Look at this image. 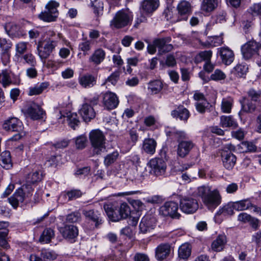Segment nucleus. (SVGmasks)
I'll list each match as a JSON object with an SVG mask.
<instances>
[{
    "instance_id": "1",
    "label": "nucleus",
    "mask_w": 261,
    "mask_h": 261,
    "mask_svg": "<svg viewBox=\"0 0 261 261\" xmlns=\"http://www.w3.org/2000/svg\"><path fill=\"white\" fill-rule=\"evenodd\" d=\"M196 195L201 199L203 204L210 210H214L221 203L222 197L219 191L212 190L211 187L203 185L197 189Z\"/></svg>"
},
{
    "instance_id": "2",
    "label": "nucleus",
    "mask_w": 261,
    "mask_h": 261,
    "mask_svg": "<svg viewBox=\"0 0 261 261\" xmlns=\"http://www.w3.org/2000/svg\"><path fill=\"white\" fill-rule=\"evenodd\" d=\"M33 189L29 185H23L17 189L13 194L8 198V201L12 206L16 209L25 201H28L32 196Z\"/></svg>"
},
{
    "instance_id": "3",
    "label": "nucleus",
    "mask_w": 261,
    "mask_h": 261,
    "mask_svg": "<svg viewBox=\"0 0 261 261\" xmlns=\"http://www.w3.org/2000/svg\"><path fill=\"white\" fill-rule=\"evenodd\" d=\"M89 139L93 151L97 154H100L106 149V137L99 129H93L89 133Z\"/></svg>"
},
{
    "instance_id": "4",
    "label": "nucleus",
    "mask_w": 261,
    "mask_h": 261,
    "mask_svg": "<svg viewBox=\"0 0 261 261\" xmlns=\"http://www.w3.org/2000/svg\"><path fill=\"white\" fill-rule=\"evenodd\" d=\"M133 16L130 12L121 10L118 11L110 21V25L115 29H121L131 24Z\"/></svg>"
},
{
    "instance_id": "5",
    "label": "nucleus",
    "mask_w": 261,
    "mask_h": 261,
    "mask_svg": "<svg viewBox=\"0 0 261 261\" xmlns=\"http://www.w3.org/2000/svg\"><path fill=\"white\" fill-rule=\"evenodd\" d=\"M59 4L55 1H50L45 6L44 11L38 16L39 18L44 21L51 22L56 20L58 15L57 7Z\"/></svg>"
},
{
    "instance_id": "6",
    "label": "nucleus",
    "mask_w": 261,
    "mask_h": 261,
    "mask_svg": "<svg viewBox=\"0 0 261 261\" xmlns=\"http://www.w3.org/2000/svg\"><path fill=\"white\" fill-rule=\"evenodd\" d=\"M180 208L186 214H193L198 209L199 204L197 199L190 196H185L180 199Z\"/></svg>"
},
{
    "instance_id": "7",
    "label": "nucleus",
    "mask_w": 261,
    "mask_h": 261,
    "mask_svg": "<svg viewBox=\"0 0 261 261\" xmlns=\"http://www.w3.org/2000/svg\"><path fill=\"white\" fill-rule=\"evenodd\" d=\"M56 44L53 40L46 39L43 41H39L37 45L38 56L41 59H47L52 53Z\"/></svg>"
},
{
    "instance_id": "8",
    "label": "nucleus",
    "mask_w": 261,
    "mask_h": 261,
    "mask_svg": "<svg viewBox=\"0 0 261 261\" xmlns=\"http://www.w3.org/2000/svg\"><path fill=\"white\" fill-rule=\"evenodd\" d=\"M176 9L179 16L177 19H173L171 20L172 22L187 20L188 16L192 12V6L189 2L182 0L178 4Z\"/></svg>"
},
{
    "instance_id": "9",
    "label": "nucleus",
    "mask_w": 261,
    "mask_h": 261,
    "mask_svg": "<svg viewBox=\"0 0 261 261\" xmlns=\"http://www.w3.org/2000/svg\"><path fill=\"white\" fill-rule=\"evenodd\" d=\"M178 205L173 201H168L160 208V214L165 217L179 219L180 214L178 213Z\"/></svg>"
},
{
    "instance_id": "10",
    "label": "nucleus",
    "mask_w": 261,
    "mask_h": 261,
    "mask_svg": "<svg viewBox=\"0 0 261 261\" xmlns=\"http://www.w3.org/2000/svg\"><path fill=\"white\" fill-rule=\"evenodd\" d=\"M261 44L254 40L247 42L242 46L241 50L245 59L251 58L254 54L261 53Z\"/></svg>"
},
{
    "instance_id": "11",
    "label": "nucleus",
    "mask_w": 261,
    "mask_h": 261,
    "mask_svg": "<svg viewBox=\"0 0 261 261\" xmlns=\"http://www.w3.org/2000/svg\"><path fill=\"white\" fill-rule=\"evenodd\" d=\"M147 165L150 168L151 172L156 176L163 175L167 168L166 162L162 159L158 158L151 159Z\"/></svg>"
},
{
    "instance_id": "12",
    "label": "nucleus",
    "mask_w": 261,
    "mask_h": 261,
    "mask_svg": "<svg viewBox=\"0 0 261 261\" xmlns=\"http://www.w3.org/2000/svg\"><path fill=\"white\" fill-rule=\"evenodd\" d=\"M171 40L170 37L158 38L153 40L154 45H156L158 49V54L162 55L167 53L171 51L173 46L172 44H169Z\"/></svg>"
},
{
    "instance_id": "13",
    "label": "nucleus",
    "mask_w": 261,
    "mask_h": 261,
    "mask_svg": "<svg viewBox=\"0 0 261 261\" xmlns=\"http://www.w3.org/2000/svg\"><path fill=\"white\" fill-rule=\"evenodd\" d=\"M102 105L107 110L115 109L119 104V99L116 94L113 92L108 91L102 94Z\"/></svg>"
},
{
    "instance_id": "14",
    "label": "nucleus",
    "mask_w": 261,
    "mask_h": 261,
    "mask_svg": "<svg viewBox=\"0 0 261 261\" xmlns=\"http://www.w3.org/2000/svg\"><path fill=\"white\" fill-rule=\"evenodd\" d=\"M3 128L7 131L20 132L23 130V126L19 119L16 117H11L4 121Z\"/></svg>"
},
{
    "instance_id": "15",
    "label": "nucleus",
    "mask_w": 261,
    "mask_h": 261,
    "mask_svg": "<svg viewBox=\"0 0 261 261\" xmlns=\"http://www.w3.org/2000/svg\"><path fill=\"white\" fill-rule=\"evenodd\" d=\"M26 113L33 120L42 119L45 114L43 109L34 102H32L28 106L26 109Z\"/></svg>"
},
{
    "instance_id": "16",
    "label": "nucleus",
    "mask_w": 261,
    "mask_h": 261,
    "mask_svg": "<svg viewBox=\"0 0 261 261\" xmlns=\"http://www.w3.org/2000/svg\"><path fill=\"white\" fill-rule=\"evenodd\" d=\"M194 146L192 141H180L177 145V155L182 158H185L189 153Z\"/></svg>"
},
{
    "instance_id": "17",
    "label": "nucleus",
    "mask_w": 261,
    "mask_h": 261,
    "mask_svg": "<svg viewBox=\"0 0 261 261\" xmlns=\"http://www.w3.org/2000/svg\"><path fill=\"white\" fill-rule=\"evenodd\" d=\"M83 214L87 221L94 223L95 228H97L102 223L100 215L98 211H94L93 210H84Z\"/></svg>"
},
{
    "instance_id": "18",
    "label": "nucleus",
    "mask_w": 261,
    "mask_h": 261,
    "mask_svg": "<svg viewBox=\"0 0 261 261\" xmlns=\"http://www.w3.org/2000/svg\"><path fill=\"white\" fill-rule=\"evenodd\" d=\"M12 43L10 40L5 38H0V48L2 49V60L4 65H7L9 62V55L8 51L12 47Z\"/></svg>"
},
{
    "instance_id": "19",
    "label": "nucleus",
    "mask_w": 261,
    "mask_h": 261,
    "mask_svg": "<svg viewBox=\"0 0 261 261\" xmlns=\"http://www.w3.org/2000/svg\"><path fill=\"white\" fill-rule=\"evenodd\" d=\"M159 0H144L141 4L140 11L143 15L152 13L159 7Z\"/></svg>"
},
{
    "instance_id": "20",
    "label": "nucleus",
    "mask_w": 261,
    "mask_h": 261,
    "mask_svg": "<svg viewBox=\"0 0 261 261\" xmlns=\"http://www.w3.org/2000/svg\"><path fill=\"white\" fill-rule=\"evenodd\" d=\"M218 28V25L215 24H208L206 27V31L207 33L210 32H213L214 34L210 36L211 42L215 46L220 45L223 43V33H220V35L217 34L215 31Z\"/></svg>"
},
{
    "instance_id": "21",
    "label": "nucleus",
    "mask_w": 261,
    "mask_h": 261,
    "mask_svg": "<svg viewBox=\"0 0 261 261\" xmlns=\"http://www.w3.org/2000/svg\"><path fill=\"white\" fill-rule=\"evenodd\" d=\"M40 256H38L36 254H33L30 256V261H46L43 260L42 257L44 259L49 260H54L57 257V254L53 251L45 248H42L40 250Z\"/></svg>"
},
{
    "instance_id": "22",
    "label": "nucleus",
    "mask_w": 261,
    "mask_h": 261,
    "mask_svg": "<svg viewBox=\"0 0 261 261\" xmlns=\"http://www.w3.org/2000/svg\"><path fill=\"white\" fill-rule=\"evenodd\" d=\"M170 252V245L168 243H162L156 248L155 256L158 260H163L169 255Z\"/></svg>"
},
{
    "instance_id": "23",
    "label": "nucleus",
    "mask_w": 261,
    "mask_h": 261,
    "mask_svg": "<svg viewBox=\"0 0 261 261\" xmlns=\"http://www.w3.org/2000/svg\"><path fill=\"white\" fill-rule=\"evenodd\" d=\"M222 160L224 167L227 170H231L236 163L237 158L230 151H223L222 153Z\"/></svg>"
},
{
    "instance_id": "24",
    "label": "nucleus",
    "mask_w": 261,
    "mask_h": 261,
    "mask_svg": "<svg viewBox=\"0 0 261 261\" xmlns=\"http://www.w3.org/2000/svg\"><path fill=\"white\" fill-rule=\"evenodd\" d=\"M84 120L89 122L95 117V112L93 107L87 102H84L80 110Z\"/></svg>"
},
{
    "instance_id": "25",
    "label": "nucleus",
    "mask_w": 261,
    "mask_h": 261,
    "mask_svg": "<svg viewBox=\"0 0 261 261\" xmlns=\"http://www.w3.org/2000/svg\"><path fill=\"white\" fill-rule=\"evenodd\" d=\"M155 219L150 215L143 217L140 223V231L143 233H146L153 229L155 225Z\"/></svg>"
},
{
    "instance_id": "26",
    "label": "nucleus",
    "mask_w": 261,
    "mask_h": 261,
    "mask_svg": "<svg viewBox=\"0 0 261 261\" xmlns=\"http://www.w3.org/2000/svg\"><path fill=\"white\" fill-rule=\"evenodd\" d=\"M219 54L222 62L225 65H230L233 61V51L228 47H222L219 49Z\"/></svg>"
},
{
    "instance_id": "27",
    "label": "nucleus",
    "mask_w": 261,
    "mask_h": 261,
    "mask_svg": "<svg viewBox=\"0 0 261 261\" xmlns=\"http://www.w3.org/2000/svg\"><path fill=\"white\" fill-rule=\"evenodd\" d=\"M157 143L152 138L145 139L143 142L142 149L143 151L150 155H153L155 152Z\"/></svg>"
},
{
    "instance_id": "28",
    "label": "nucleus",
    "mask_w": 261,
    "mask_h": 261,
    "mask_svg": "<svg viewBox=\"0 0 261 261\" xmlns=\"http://www.w3.org/2000/svg\"><path fill=\"white\" fill-rule=\"evenodd\" d=\"M218 6V0H202L200 5V10L203 12L210 13L215 10Z\"/></svg>"
},
{
    "instance_id": "29",
    "label": "nucleus",
    "mask_w": 261,
    "mask_h": 261,
    "mask_svg": "<svg viewBox=\"0 0 261 261\" xmlns=\"http://www.w3.org/2000/svg\"><path fill=\"white\" fill-rule=\"evenodd\" d=\"M103 208L108 217L112 221H118L121 220V216L117 211L118 209H115L111 203L105 204Z\"/></svg>"
},
{
    "instance_id": "30",
    "label": "nucleus",
    "mask_w": 261,
    "mask_h": 261,
    "mask_svg": "<svg viewBox=\"0 0 261 261\" xmlns=\"http://www.w3.org/2000/svg\"><path fill=\"white\" fill-rule=\"evenodd\" d=\"M49 86V84L47 82L38 83L29 88L28 94L29 96L39 95L41 94L44 90L47 89Z\"/></svg>"
},
{
    "instance_id": "31",
    "label": "nucleus",
    "mask_w": 261,
    "mask_h": 261,
    "mask_svg": "<svg viewBox=\"0 0 261 261\" xmlns=\"http://www.w3.org/2000/svg\"><path fill=\"white\" fill-rule=\"evenodd\" d=\"M226 242V237L225 235H219L213 242L211 245L212 249L215 251H221L224 249Z\"/></svg>"
},
{
    "instance_id": "32",
    "label": "nucleus",
    "mask_w": 261,
    "mask_h": 261,
    "mask_svg": "<svg viewBox=\"0 0 261 261\" xmlns=\"http://www.w3.org/2000/svg\"><path fill=\"white\" fill-rule=\"evenodd\" d=\"M0 165L6 169H9L12 166L11 156L10 151H5L0 154Z\"/></svg>"
},
{
    "instance_id": "33",
    "label": "nucleus",
    "mask_w": 261,
    "mask_h": 261,
    "mask_svg": "<svg viewBox=\"0 0 261 261\" xmlns=\"http://www.w3.org/2000/svg\"><path fill=\"white\" fill-rule=\"evenodd\" d=\"M173 117L179 119L180 120L187 121L190 116L189 111L185 108L178 107L176 110L171 112Z\"/></svg>"
},
{
    "instance_id": "34",
    "label": "nucleus",
    "mask_w": 261,
    "mask_h": 261,
    "mask_svg": "<svg viewBox=\"0 0 261 261\" xmlns=\"http://www.w3.org/2000/svg\"><path fill=\"white\" fill-rule=\"evenodd\" d=\"M66 120L68 125L73 130H75L80 123L79 117L75 112L69 111L66 112Z\"/></svg>"
},
{
    "instance_id": "35",
    "label": "nucleus",
    "mask_w": 261,
    "mask_h": 261,
    "mask_svg": "<svg viewBox=\"0 0 261 261\" xmlns=\"http://www.w3.org/2000/svg\"><path fill=\"white\" fill-rule=\"evenodd\" d=\"M234 206L233 202H229L220 207L216 216L223 215L224 216H231L234 214Z\"/></svg>"
},
{
    "instance_id": "36",
    "label": "nucleus",
    "mask_w": 261,
    "mask_h": 261,
    "mask_svg": "<svg viewBox=\"0 0 261 261\" xmlns=\"http://www.w3.org/2000/svg\"><path fill=\"white\" fill-rule=\"evenodd\" d=\"M55 237V232L50 228H45L40 236L39 241L41 244L49 243Z\"/></svg>"
},
{
    "instance_id": "37",
    "label": "nucleus",
    "mask_w": 261,
    "mask_h": 261,
    "mask_svg": "<svg viewBox=\"0 0 261 261\" xmlns=\"http://www.w3.org/2000/svg\"><path fill=\"white\" fill-rule=\"evenodd\" d=\"M79 83L84 88H90L95 84L96 79L91 74H85L80 77Z\"/></svg>"
},
{
    "instance_id": "38",
    "label": "nucleus",
    "mask_w": 261,
    "mask_h": 261,
    "mask_svg": "<svg viewBox=\"0 0 261 261\" xmlns=\"http://www.w3.org/2000/svg\"><path fill=\"white\" fill-rule=\"evenodd\" d=\"M105 52L102 49H98L94 51V53L89 58V61L94 64L98 65L104 60Z\"/></svg>"
},
{
    "instance_id": "39",
    "label": "nucleus",
    "mask_w": 261,
    "mask_h": 261,
    "mask_svg": "<svg viewBox=\"0 0 261 261\" xmlns=\"http://www.w3.org/2000/svg\"><path fill=\"white\" fill-rule=\"evenodd\" d=\"M42 179V173L40 171H35L29 173L26 177L25 185H29L31 187V184L40 181Z\"/></svg>"
},
{
    "instance_id": "40",
    "label": "nucleus",
    "mask_w": 261,
    "mask_h": 261,
    "mask_svg": "<svg viewBox=\"0 0 261 261\" xmlns=\"http://www.w3.org/2000/svg\"><path fill=\"white\" fill-rule=\"evenodd\" d=\"M178 256L179 258L186 259L189 258L191 254V247L189 243L182 244L178 249Z\"/></svg>"
},
{
    "instance_id": "41",
    "label": "nucleus",
    "mask_w": 261,
    "mask_h": 261,
    "mask_svg": "<svg viewBox=\"0 0 261 261\" xmlns=\"http://www.w3.org/2000/svg\"><path fill=\"white\" fill-rule=\"evenodd\" d=\"M256 107L252 101L244 98L242 102L241 112L252 113L255 111Z\"/></svg>"
},
{
    "instance_id": "42",
    "label": "nucleus",
    "mask_w": 261,
    "mask_h": 261,
    "mask_svg": "<svg viewBox=\"0 0 261 261\" xmlns=\"http://www.w3.org/2000/svg\"><path fill=\"white\" fill-rule=\"evenodd\" d=\"M220 125L223 127L236 128L238 126L237 123L230 116H222L220 118Z\"/></svg>"
},
{
    "instance_id": "43",
    "label": "nucleus",
    "mask_w": 261,
    "mask_h": 261,
    "mask_svg": "<svg viewBox=\"0 0 261 261\" xmlns=\"http://www.w3.org/2000/svg\"><path fill=\"white\" fill-rule=\"evenodd\" d=\"M0 83L4 88L9 86L12 83L10 72L8 70H3L0 73Z\"/></svg>"
},
{
    "instance_id": "44",
    "label": "nucleus",
    "mask_w": 261,
    "mask_h": 261,
    "mask_svg": "<svg viewBox=\"0 0 261 261\" xmlns=\"http://www.w3.org/2000/svg\"><path fill=\"white\" fill-rule=\"evenodd\" d=\"M77 235L78 229L76 226L72 225L66 226V240L72 243L75 241Z\"/></svg>"
},
{
    "instance_id": "45",
    "label": "nucleus",
    "mask_w": 261,
    "mask_h": 261,
    "mask_svg": "<svg viewBox=\"0 0 261 261\" xmlns=\"http://www.w3.org/2000/svg\"><path fill=\"white\" fill-rule=\"evenodd\" d=\"M212 56V51L211 50H205L200 51L195 57V61L197 63L201 62L203 61L205 62L211 61Z\"/></svg>"
},
{
    "instance_id": "46",
    "label": "nucleus",
    "mask_w": 261,
    "mask_h": 261,
    "mask_svg": "<svg viewBox=\"0 0 261 261\" xmlns=\"http://www.w3.org/2000/svg\"><path fill=\"white\" fill-rule=\"evenodd\" d=\"M163 88L162 83L160 81L155 80L148 83V89L152 94L159 93Z\"/></svg>"
},
{
    "instance_id": "47",
    "label": "nucleus",
    "mask_w": 261,
    "mask_h": 261,
    "mask_svg": "<svg viewBox=\"0 0 261 261\" xmlns=\"http://www.w3.org/2000/svg\"><path fill=\"white\" fill-rule=\"evenodd\" d=\"M117 211L119 213L121 219L127 218L131 214L130 208L126 203L121 204Z\"/></svg>"
},
{
    "instance_id": "48",
    "label": "nucleus",
    "mask_w": 261,
    "mask_h": 261,
    "mask_svg": "<svg viewBox=\"0 0 261 261\" xmlns=\"http://www.w3.org/2000/svg\"><path fill=\"white\" fill-rule=\"evenodd\" d=\"M91 5L93 7L94 13L97 17L102 15L103 4L102 1L100 0H91Z\"/></svg>"
},
{
    "instance_id": "49",
    "label": "nucleus",
    "mask_w": 261,
    "mask_h": 261,
    "mask_svg": "<svg viewBox=\"0 0 261 261\" xmlns=\"http://www.w3.org/2000/svg\"><path fill=\"white\" fill-rule=\"evenodd\" d=\"M233 203L235 210L238 211L248 209L252 206V204L248 199H245Z\"/></svg>"
},
{
    "instance_id": "50",
    "label": "nucleus",
    "mask_w": 261,
    "mask_h": 261,
    "mask_svg": "<svg viewBox=\"0 0 261 261\" xmlns=\"http://www.w3.org/2000/svg\"><path fill=\"white\" fill-rule=\"evenodd\" d=\"M247 71L248 67L246 65L238 64L234 67L233 72L236 76L238 77H242L246 74Z\"/></svg>"
},
{
    "instance_id": "51",
    "label": "nucleus",
    "mask_w": 261,
    "mask_h": 261,
    "mask_svg": "<svg viewBox=\"0 0 261 261\" xmlns=\"http://www.w3.org/2000/svg\"><path fill=\"white\" fill-rule=\"evenodd\" d=\"M28 44V42L23 41L16 43L15 45L16 55L18 56L23 55L27 50Z\"/></svg>"
},
{
    "instance_id": "52",
    "label": "nucleus",
    "mask_w": 261,
    "mask_h": 261,
    "mask_svg": "<svg viewBox=\"0 0 261 261\" xmlns=\"http://www.w3.org/2000/svg\"><path fill=\"white\" fill-rule=\"evenodd\" d=\"M233 101L231 99H223L221 103V110L223 112L229 113L231 112Z\"/></svg>"
},
{
    "instance_id": "53",
    "label": "nucleus",
    "mask_w": 261,
    "mask_h": 261,
    "mask_svg": "<svg viewBox=\"0 0 261 261\" xmlns=\"http://www.w3.org/2000/svg\"><path fill=\"white\" fill-rule=\"evenodd\" d=\"M248 12L252 16H261V3H255L248 9Z\"/></svg>"
},
{
    "instance_id": "54",
    "label": "nucleus",
    "mask_w": 261,
    "mask_h": 261,
    "mask_svg": "<svg viewBox=\"0 0 261 261\" xmlns=\"http://www.w3.org/2000/svg\"><path fill=\"white\" fill-rule=\"evenodd\" d=\"M118 155L119 153L117 151H114L112 153L108 154L105 158V165L109 166L114 163L117 159Z\"/></svg>"
},
{
    "instance_id": "55",
    "label": "nucleus",
    "mask_w": 261,
    "mask_h": 261,
    "mask_svg": "<svg viewBox=\"0 0 261 261\" xmlns=\"http://www.w3.org/2000/svg\"><path fill=\"white\" fill-rule=\"evenodd\" d=\"M64 65V62L63 61H53V60H48L46 66L48 68H51L54 70H58L60 67L63 66Z\"/></svg>"
},
{
    "instance_id": "56",
    "label": "nucleus",
    "mask_w": 261,
    "mask_h": 261,
    "mask_svg": "<svg viewBox=\"0 0 261 261\" xmlns=\"http://www.w3.org/2000/svg\"><path fill=\"white\" fill-rule=\"evenodd\" d=\"M241 147L246 152H253L256 150V146L252 143L248 141H244L241 143Z\"/></svg>"
},
{
    "instance_id": "57",
    "label": "nucleus",
    "mask_w": 261,
    "mask_h": 261,
    "mask_svg": "<svg viewBox=\"0 0 261 261\" xmlns=\"http://www.w3.org/2000/svg\"><path fill=\"white\" fill-rule=\"evenodd\" d=\"M87 142V138L85 136L81 135L76 138L75 140V145L78 149H83L86 146Z\"/></svg>"
},
{
    "instance_id": "58",
    "label": "nucleus",
    "mask_w": 261,
    "mask_h": 261,
    "mask_svg": "<svg viewBox=\"0 0 261 261\" xmlns=\"http://www.w3.org/2000/svg\"><path fill=\"white\" fill-rule=\"evenodd\" d=\"M225 74L220 69H216L214 72L211 75V79L214 81H220L225 79Z\"/></svg>"
},
{
    "instance_id": "59",
    "label": "nucleus",
    "mask_w": 261,
    "mask_h": 261,
    "mask_svg": "<svg viewBox=\"0 0 261 261\" xmlns=\"http://www.w3.org/2000/svg\"><path fill=\"white\" fill-rule=\"evenodd\" d=\"M248 95L251 101H257L261 99V92L250 89L248 92Z\"/></svg>"
},
{
    "instance_id": "60",
    "label": "nucleus",
    "mask_w": 261,
    "mask_h": 261,
    "mask_svg": "<svg viewBox=\"0 0 261 261\" xmlns=\"http://www.w3.org/2000/svg\"><path fill=\"white\" fill-rule=\"evenodd\" d=\"M22 58L26 63L31 66L35 67L37 64L35 58L32 54H26L23 56Z\"/></svg>"
},
{
    "instance_id": "61",
    "label": "nucleus",
    "mask_w": 261,
    "mask_h": 261,
    "mask_svg": "<svg viewBox=\"0 0 261 261\" xmlns=\"http://www.w3.org/2000/svg\"><path fill=\"white\" fill-rule=\"evenodd\" d=\"M79 48L80 50L83 51L84 54L86 55L91 49L90 41L89 40H85L81 42L79 44Z\"/></svg>"
},
{
    "instance_id": "62",
    "label": "nucleus",
    "mask_w": 261,
    "mask_h": 261,
    "mask_svg": "<svg viewBox=\"0 0 261 261\" xmlns=\"http://www.w3.org/2000/svg\"><path fill=\"white\" fill-rule=\"evenodd\" d=\"M80 216L78 212H73L66 216V221L70 223L76 222L80 220Z\"/></svg>"
},
{
    "instance_id": "63",
    "label": "nucleus",
    "mask_w": 261,
    "mask_h": 261,
    "mask_svg": "<svg viewBox=\"0 0 261 261\" xmlns=\"http://www.w3.org/2000/svg\"><path fill=\"white\" fill-rule=\"evenodd\" d=\"M69 200L75 199L82 195L81 191L78 190H72L66 193Z\"/></svg>"
},
{
    "instance_id": "64",
    "label": "nucleus",
    "mask_w": 261,
    "mask_h": 261,
    "mask_svg": "<svg viewBox=\"0 0 261 261\" xmlns=\"http://www.w3.org/2000/svg\"><path fill=\"white\" fill-rule=\"evenodd\" d=\"M120 72L119 71H115L108 77L106 82H110L112 85H115L119 79Z\"/></svg>"
}]
</instances>
